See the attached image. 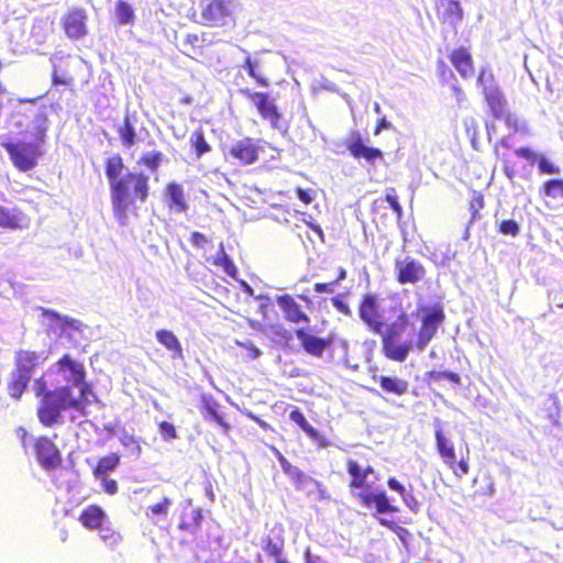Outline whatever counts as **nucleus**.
<instances>
[{
  "mask_svg": "<svg viewBox=\"0 0 563 563\" xmlns=\"http://www.w3.org/2000/svg\"><path fill=\"white\" fill-rule=\"evenodd\" d=\"M426 275L424 265L413 257L407 256L395 261V278L400 285L421 283Z\"/></svg>",
  "mask_w": 563,
  "mask_h": 563,
  "instance_id": "14",
  "label": "nucleus"
},
{
  "mask_svg": "<svg viewBox=\"0 0 563 563\" xmlns=\"http://www.w3.org/2000/svg\"><path fill=\"white\" fill-rule=\"evenodd\" d=\"M336 286V282L330 283H316L313 285V290L318 294L322 292H332L333 288Z\"/></svg>",
  "mask_w": 563,
  "mask_h": 563,
  "instance_id": "60",
  "label": "nucleus"
},
{
  "mask_svg": "<svg viewBox=\"0 0 563 563\" xmlns=\"http://www.w3.org/2000/svg\"><path fill=\"white\" fill-rule=\"evenodd\" d=\"M374 380L378 384L380 390L387 396L402 397L409 390L408 380L390 375L374 376Z\"/></svg>",
  "mask_w": 563,
  "mask_h": 563,
  "instance_id": "23",
  "label": "nucleus"
},
{
  "mask_svg": "<svg viewBox=\"0 0 563 563\" xmlns=\"http://www.w3.org/2000/svg\"><path fill=\"white\" fill-rule=\"evenodd\" d=\"M289 418L298 427H300L307 435L312 439L320 448H325L330 444L329 440L314 429L306 419L305 415L298 407H292Z\"/></svg>",
  "mask_w": 563,
  "mask_h": 563,
  "instance_id": "26",
  "label": "nucleus"
},
{
  "mask_svg": "<svg viewBox=\"0 0 563 563\" xmlns=\"http://www.w3.org/2000/svg\"><path fill=\"white\" fill-rule=\"evenodd\" d=\"M156 340L167 351L172 352L174 358H183V346L174 332L166 329H159L155 332Z\"/></svg>",
  "mask_w": 563,
  "mask_h": 563,
  "instance_id": "29",
  "label": "nucleus"
},
{
  "mask_svg": "<svg viewBox=\"0 0 563 563\" xmlns=\"http://www.w3.org/2000/svg\"><path fill=\"white\" fill-rule=\"evenodd\" d=\"M387 485L390 489L395 490L401 496L404 503L410 510L416 511L418 509V500L412 494L407 493L405 486L399 481H397L395 477H389L387 479Z\"/></svg>",
  "mask_w": 563,
  "mask_h": 563,
  "instance_id": "38",
  "label": "nucleus"
},
{
  "mask_svg": "<svg viewBox=\"0 0 563 563\" xmlns=\"http://www.w3.org/2000/svg\"><path fill=\"white\" fill-rule=\"evenodd\" d=\"M448 58L463 79H468L473 76L475 71V62L470 47H454L449 53Z\"/></svg>",
  "mask_w": 563,
  "mask_h": 563,
  "instance_id": "15",
  "label": "nucleus"
},
{
  "mask_svg": "<svg viewBox=\"0 0 563 563\" xmlns=\"http://www.w3.org/2000/svg\"><path fill=\"white\" fill-rule=\"evenodd\" d=\"M173 501L169 497H163L158 503L151 505L145 510V516L154 520L156 517H166Z\"/></svg>",
  "mask_w": 563,
  "mask_h": 563,
  "instance_id": "43",
  "label": "nucleus"
},
{
  "mask_svg": "<svg viewBox=\"0 0 563 563\" xmlns=\"http://www.w3.org/2000/svg\"><path fill=\"white\" fill-rule=\"evenodd\" d=\"M440 5L444 8L443 18L451 24L463 20V9L457 0H439Z\"/></svg>",
  "mask_w": 563,
  "mask_h": 563,
  "instance_id": "34",
  "label": "nucleus"
},
{
  "mask_svg": "<svg viewBox=\"0 0 563 563\" xmlns=\"http://www.w3.org/2000/svg\"><path fill=\"white\" fill-rule=\"evenodd\" d=\"M128 201L122 212L118 211L114 206H111L113 216L121 225L128 224V212L132 209H135V200L141 202H145L147 200L150 196V177L146 175V192L144 196H142V194H135L131 184L128 186Z\"/></svg>",
  "mask_w": 563,
  "mask_h": 563,
  "instance_id": "25",
  "label": "nucleus"
},
{
  "mask_svg": "<svg viewBox=\"0 0 563 563\" xmlns=\"http://www.w3.org/2000/svg\"><path fill=\"white\" fill-rule=\"evenodd\" d=\"M87 22V11L80 7L68 9L60 19L62 29L71 41L81 40L88 34Z\"/></svg>",
  "mask_w": 563,
  "mask_h": 563,
  "instance_id": "11",
  "label": "nucleus"
},
{
  "mask_svg": "<svg viewBox=\"0 0 563 563\" xmlns=\"http://www.w3.org/2000/svg\"><path fill=\"white\" fill-rule=\"evenodd\" d=\"M163 159L164 154L161 151H150L141 155L137 161V165L147 168L152 173H155L158 170Z\"/></svg>",
  "mask_w": 563,
  "mask_h": 563,
  "instance_id": "40",
  "label": "nucleus"
},
{
  "mask_svg": "<svg viewBox=\"0 0 563 563\" xmlns=\"http://www.w3.org/2000/svg\"><path fill=\"white\" fill-rule=\"evenodd\" d=\"M41 310H42V316L48 318L49 320L60 321L62 322L60 328L63 331H66L67 329H74V330L79 329L80 323L75 319L62 318L59 316V313H57L54 310H48V309H44V308H42Z\"/></svg>",
  "mask_w": 563,
  "mask_h": 563,
  "instance_id": "45",
  "label": "nucleus"
},
{
  "mask_svg": "<svg viewBox=\"0 0 563 563\" xmlns=\"http://www.w3.org/2000/svg\"><path fill=\"white\" fill-rule=\"evenodd\" d=\"M52 85L53 86H73L75 78L71 74L67 71L59 73L58 68L56 66L53 67L52 75Z\"/></svg>",
  "mask_w": 563,
  "mask_h": 563,
  "instance_id": "47",
  "label": "nucleus"
},
{
  "mask_svg": "<svg viewBox=\"0 0 563 563\" xmlns=\"http://www.w3.org/2000/svg\"><path fill=\"white\" fill-rule=\"evenodd\" d=\"M242 93L254 104L257 113L264 121H267L273 129L279 128L282 113L267 92L244 89Z\"/></svg>",
  "mask_w": 563,
  "mask_h": 563,
  "instance_id": "9",
  "label": "nucleus"
},
{
  "mask_svg": "<svg viewBox=\"0 0 563 563\" xmlns=\"http://www.w3.org/2000/svg\"><path fill=\"white\" fill-rule=\"evenodd\" d=\"M426 378L428 382H439L441 379H448L454 385L461 384L460 375L457 373L449 371H429L426 374Z\"/></svg>",
  "mask_w": 563,
  "mask_h": 563,
  "instance_id": "46",
  "label": "nucleus"
},
{
  "mask_svg": "<svg viewBox=\"0 0 563 563\" xmlns=\"http://www.w3.org/2000/svg\"><path fill=\"white\" fill-rule=\"evenodd\" d=\"M99 538L103 544L112 551L117 550L123 541L122 534L110 526L99 529Z\"/></svg>",
  "mask_w": 563,
  "mask_h": 563,
  "instance_id": "36",
  "label": "nucleus"
},
{
  "mask_svg": "<svg viewBox=\"0 0 563 563\" xmlns=\"http://www.w3.org/2000/svg\"><path fill=\"white\" fill-rule=\"evenodd\" d=\"M484 195L481 191L474 190L468 200V211L471 213L470 222H475L481 219L479 211L484 208Z\"/></svg>",
  "mask_w": 563,
  "mask_h": 563,
  "instance_id": "44",
  "label": "nucleus"
},
{
  "mask_svg": "<svg viewBox=\"0 0 563 563\" xmlns=\"http://www.w3.org/2000/svg\"><path fill=\"white\" fill-rule=\"evenodd\" d=\"M238 4L233 0H208L200 7L199 23L214 29H231L236 24Z\"/></svg>",
  "mask_w": 563,
  "mask_h": 563,
  "instance_id": "7",
  "label": "nucleus"
},
{
  "mask_svg": "<svg viewBox=\"0 0 563 563\" xmlns=\"http://www.w3.org/2000/svg\"><path fill=\"white\" fill-rule=\"evenodd\" d=\"M333 307L344 316H351L352 311L347 302L343 301L339 296L332 298Z\"/></svg>",
  "mask_w": 563,
  "mask_h": 563,
  "instance_id": "59",
  "label": "nucleus"
},
{
  "mask_svg": "<svg viewBox=\"0 0 563 563\" xmlns=\"http://www.w3.org/2000/svg\"><path fill=\"white\" fill-rule=\"evenodd\" d=\"M33 450L38 464L47 471L57 468L63 463L60 451L46 435H40L34 440Z\"/></svg>",
  "mask_w": 563,
  "mask_h": 563,
  "instance_id": "12",
  "label": "nucleus"
},
{
  "mask_svg": "<svg viewBox=\"0 0 563 563\" xmlns=\"http://www.w3.org/2000/svg\"><path fill=\"white\" fill-rule=\"evenodd\" d=\"M295 335L300 342L301 349L310 356L316 358L323 357L327 350H330L334 342V334L329 333L327 336H317L303 328L295 330Z\"/></svg>",
  "mask_w": 563,
  "mask_h": 563,
  "instance_id": "13",
  "label": "nucleus"
},
{
  "mask_svg": "<svg viewBox=\"0 0 563 563\" xmlns=\"http://www.w3.org/2000/svg\"><path fill=\"white\" fill-rule=\"evenodd\" d=\"M540 174L554 175L560 173V167L549 161L544 155H539L537 161Z\"/></svg>",
  "mask_w": 563,
  "mask_h": 563,
  "instance_id": "50",
  "label": "nucleus"
},
{
  "mask_svg": "<svg viewBox=\"0 0 563 563\" xmlns=\"http://www.w3.org/2000/svg\"><path fill=\"white\" fill-rule=\"evenodd\" d=\"M157 428L163 440L172 441L177 438V431L173 423L168 421H161L158 422Z\"/></svg>",
  "mask_w": 563,
  "mask_h": 563,
  "instance_id": "51",
  "label": "nucleus"
},
{
  "mask_svg": "<svg viewBox=\"0 0 563 563\" xmlns=\"http://www.w3.org/2000/svg\"><path fill=\"white\" fill-rule=\"evenodd\" d=\"M104 510L98 505H89L82 509L78 520L88 530H99L106 519Z\"/></svg>",
  "mask_w": 563,
  "mask_h": 563,
  "instance_id": "27",
  "label": "nucleus"
},
{
  "mask_svg": "<svg viewBox=\"0 0 563 563\" xmlns=\"http://www.w3.org/2000/svg\"><path fill=\"white\" fill-rule=\"evenodd\" d=\"M31 219L18 208H7L0 205V228L22 230L30 225Z\"/></svg>",
  "mask_w": 563,
  "mask_h": 563,
  "instance_id": "21",
  "label": "nucleus"
},
{
  "mask_svg": "<svg viewBox=\"0 0 563 563\" xmlns=\"http://www.w3.org/2000/svg\"><path fill=\"white\" fill-rule=\"evenodd\" d=\"M40 363L41 355L37 352L19 350L14 356L13 372L31 379Z\"/></svg>",
  "mask_w": 563,
  "mask_h": 563,
  "instance_id": "20",
  "label": "nucleus"
},
{
  "mask_svg": "<svg viewBox=\"0 0 563 563\" xmlns=\"http://www.w3.org/2000/svg\"><path fill=\"white\" fill-rule=\"evenodd\" d=\"M203 514L200 507L195 506L190 499L184 501L178 508L177 529L195 540L201 530Z\"/></svg>",
  "mask_w": 563,
  "mask_h": 563,
  "instance_id": "10",
  "label": "nucleus"
},
{
  "mask_svg": "<svg viewBox=\"0 0 563 563\" xmlns=\"http://www.w3.org/2000/svg\"><path fill=\"white\" fill-rule=\"evenodd\" d=\"M30 382L31 379L12 372L7 383V391L9 397L14 400H20L23 394L26 391Z\"/></svg>",
  "mask_w": 563,
  "mask_h": 563,
  "instance_id": "32",
  "label": "nucleus"
},
{
  "mask_svg": "<svg viewBox=\"0 0 563 563\" xmlns=\"http://www.w3.org/2000/svg\"><path fill=\"white\" fill-rule=\"evenodd\" d=\"M189 146L195 158L199 159L211 152L212 147L208 143L205 132L201 128L196 129L189 137Z\"/></svg>",
  "mask_w": 563,
  "mask_h": 563,
  "instance_id": "30",
  "label": "nucleus"
},
{
  "mask_svg": "<svg viewBox=\"0 0 563 563\" xmlns=\"http://www.w3.org/2000/svg\"><path fill=\"white\" fill-rule=\"evenodd\" d=\"M203 416L205 418L210 417L213 421H216L225 432L230 430V424L223 419V417L218 412L217 408L212 404H206L203 406Z\"/></svg>",
  "mask_w": 563,
  "mask_h": 563,
  "instance_id": "49",
  "label": "nucleus"
},
{
  "mask_svg": "<svg viewBox=\"0 0 563 563\" xmlns=\"http://www.w3.org/2000/svg\"><path fill=\"white\" fill-rule=\"evenodd\" d=\"M166 205L173 212L185 213L189 206L186 200L184 188L180 184L168 183L165 186Z\"/></svg>",
  "mask_w": 563,
  "mask_h": 563,
  "instance_id": "24",
  "label": "nucleus"
},
{
  "mask_svg": "<svg viewBox=\"0 0 563 563\" xmlns=\"http://www.w3.org/2000/svg\"><path fill=\"white\" fill-rule=\"evenodd\" d=\"M295 191L299 200L302 201V203L306 206L310 205L314 199V192L310 189H302L297 187Z\"/></svg>",
  "mask_w": 563,
  "mask_h": 563,
  "instance_id": "58",
  "label": "nucleus"
},
{
  "mask_svg": "<svg viewBox=\"0 0 563 563\" xmlns=\"http://www.w3.org/2000/svg\"><path fill=\"white\" fill-rule=\"evenodd\" d=\"M56 366L58 371H68L71 374L69 380L71 382L73 386L79 387L80 394L82 396H85L86 393L90 390L89 385L85 380L86 371L84 365L73 360L69 354H64L60 358H58Z\"/></svg>",
  "mask_w": 563,
  "mask_h": 563,
  "instance_id": "17",
  "label": "nucleus"
},
{
  "mask_svg": "<svg viewBox=\"0 0 563 563\" xmlns=\"http://www.w3.org/2000/svg\"><path fill=\"white\" fill-rule=\"evenodd\" d=\"M289 477L291 478L292 483L295 484L296 488H298V489L302 488L303 484H306L308 482H313V479L311 477L307 476L298 467L292 470Z\"/></svg>",
  "mask_w": 563,
  "mask_h": 563,
  "instance_id": "54",
  "label": "nucleus"
},
{
  "mask_svg": "<svg viewBox=\"0 0 563 563\" xmlns=\"http://www.w3.org/2000/svg\"><path fill=\"white\" fill-rule=\"evenodd\" d=\"M386 201L389 203L390 208L395 212L397 219H401L402 217V207L399 203L398 196L396 194L395 188H388L386 195L378 199H375L373 202V209L375 210L377 207H380L382 203Z\"/></svg>",
  "mask_w": 563,
  "mask_h": 563,
  "instance_id": "41",
  "label": "nucleus"
},
{
  "mask_svg": "<svg viewBox=\"0 0 563 563\" xmlns=\"http://www.w3.org/2000/svg\"><path fill=\"white\" fill-rule=\"evenodd\" d=\"M124 169V162L121 155L114 154L106 159L104 172L110 183L111 206L118 211L124 209L128 201V186L131 184L135 194L142 196L146 192V175L141 172H129L120 177Z\"/></svg>",
  "mask_w": 563,
  "mask_h": 563,
  "instance_id": "3",
  "label": "nucleus"
},
{
  "mask_svg": "<svg viewBox=\"0 0 563 563\" xmlns=\"http://www.w3.org/2000/svg\"><path fill=\"white\" fill-rule=\"evenodd\" d=\"M34 395L38 399L36 417L45 428L63 423V412L68 410L82 412L87 406L85 396L73 395L71 386L65 385L49 389L43 376L34 382Z\"/></svg>",
  "mask_w": 563,
  "mask_h": 563,
  "instance_id": "2",
  "label": "nucleus"
},
{
  "mask_svg": "<svg viewBox=\"0 0 563 563\" xmlns=\"http://www.w3.org/2000/svg\"><path fill=\"white\" fill-rule=\"evenodd\" d=\"M16 437L20 439L23 446L26 445V439L29 437L27 430L24 427H18L15 429Z\"/></svg>",
  "mask_w": 563,
  "mask_h": 563,
  "instance_id": "62",
  "label": "nucleus"
},
{
  "mask_svg": "<svg viewBox=\"0 0 563 563\" xmlns=\"http://www.w3.org/2000/svg\"><path fill=\"white\" fill-rule=\"evenodd\" d=\"M95 478L101 482L102 488L108 495L117 494V492L119 489L118 483H117V481L110 478L109 475L104 476V477H95Z\"/></svg>",
  "mask_w": 563,
  "mask_h": 563,
  "instance_id": "56",
  "label": "nucleus"
},
{
  "mask_svg": "<svg viewBox=\"0 0 563 563\" xmlns=\"http://www.w3.org/2000/svg\"><path fill=\"white\" fill-rule=\"evenodd\" d=\"M498 231L504 235L517 236L520 232V228L515 220L508 219L499 223Z\"/></svg>",
  "mask_w": 563,
  "mask_h": 563,
  "instance_id": "52",
  "label": "nucleus"
},
{
  "mask_svg": "<svg viewBox=\"0 0 563 563\" xmlns=\"http://www.w3.org/2000/svg\"><path fill=\"white\" fill-rule=\"evenodd\" d=\"M539 192L549 208L563 207V179L555 178L544 181Z\"/></svg>",
  "mask_w": 563,
  "mask_h": 563,
  "instance_id": "22",
  "label": "nucleus"
},
{
  "mask_svg": "<svg viewBox=\"0 0 563 563\" xmlns=\"http://www.w3.org/2000/svg\"><path fill=\"white\" fill-rule=\"evenodd\" d=\"M260 150L257 142L252 137L245 136L234 142L230 147V155L239 161L243 165L254 164L260 156Z\"/></svg>",
  "mask_w": 563,
  "mask_h": 563,
  "instance_id": "16",
  "label": "nucleus"
},
{
  "mask_svg": "<svg viewBox=\"0 0 563 563\" xmlns=\"http://www.w3.org/2000/svg\"><path fill=\"white\" fill-rule=\"evenodd\" d=\"M120 442L123 446L130 448L135 456L141 455L142 446L140 444V441L135 437L131 434H124L120 438Z\"/></svg>",
  "mask_w": 563,
  "mask_h": 563,
  "instance_id": "53",
  "label": "nucleus"
},
{
  "mask_svg": "<svg viewBox=\"0 0 563 563\" xmlns=\"http://www.w3.org/2000/svg\"><path fill=\"white\" fill-rule=\"evenodd\" d=\"M119 140L124 148H131L136 141V131L130 117L125 115L122 125L117 129Z\"/></svg>",
  "mask_w": 563,
  "mask_h": 563,
  "instance_id": "33",
  "label": "nucleus"
},
{
  "mask_svg": "<svg viewBox=\"0 0 563 563\" xmlns=\"http://www.w3.org/2000/svg\"><path fill=\"white\" fill-rule=\"evenodd\" d=\"M45 129L37 133V142L25 141H7L2 143V147L9 155L12 165L23 173L33 170L40 157L43 155L40 143L44 141Z\"/></svg>",
  "mask_w": 563,
  "mask_h": 563,
  "instance_id": "6",
  "label": "nucleus"
},
{
  "mask_svg": "<svg viewBox=\"0 0 563 563\" xmlns=\"http://www.w3.org/2000/svg\"><path fill=\"white\" fill-rule=\"evenodd\" d=\"M346 150L355 159L364 158L367 163H374L376 159H383L384 157L379 148L366 146L358 132L351 133Z\"/></svg>",
  "mask_w": 563,
  "mask_h": 563,
  "instance_id": "18",
  "label": "nucleus"
},
{
  "mask_svg": "<svg viewBox=\"0 0 563 563\" xmlns=\"http://www.w3.org/2000/svg\"><path fill=\"white\" fill-rule=\"evenodd\" d=\"M346 472L351 477L349 482L350 489H361L356 497L363 507L367 509L374 508L375 515L398 511V508L390 504L385 492L368 490L367 477L374 473L373 466L362 467L357 461L350 459L346 461Z\"/></svg>",
  "mask_w": 563,
  "mask_h": 563,
  "instance_id": "4",
  "label": "nucleus"
},
{
  "mask_svg": "<svg viewBox=\"0 0 563 563\" xmlns=\"http://www.w3.org/2000/svg\"><path fill=\"white\" fill-rule=\"evenodd\" d=\"M515 154L529 161L531 164L537 163L539 155L529 147H518Z\"/></svg>",
  "mask_w": 563,
  "mask_h": 563,
  "instance_id": "57",
  "label": "nucleus"
},
{
  "mask_svg": "<svg viewBox=\"0 0 563 563\" xmlns=\"http://www.w3.org/2000/svg\"><path fill=\"white\" fill-rule=\"evenodd\" d=\"M382 302L378 294L365 292L360 297L357 314L368 332L380 335L382 353L393 362H405L413 350L424 351L446 319L441 303L420 306V327L416 340H401L404 331L410 325V316L401 305L391 306L388 312L395 320L388 324Z\"/></svg>",
  "mask_w": 563,
  "mask_h": 563,
  "instance_id": "1",
  "label": "nucleus"
},
{
  "mask_svg": "<svg viewBox=\"0 0 563 563\" xmlns=\"http://www.w3.org/2000/svg\"><path fill=\"white\" fill-rule=\"evenodd\" d=\"M476 82L483 89L484 100L489 108V113L495 119H501L507 114V100L496 84L495 76L488 67H482Z\"/></svg>",
  "mask_w": 563,
  "mask_h": 563,
  "instance_id": "8",
  "label": "nucleus"
},
{
  "mask_svg": "<svg viewBox=\"0 0 563 563\" xmlns=\"http://www.w3.org/2000/svg\"><path fill=\"white\" fill-rule=\"evenodd\" d=\"M114 14L118 24L132 25L135 22L134 10L131 4L124 0H118L114 7Z\"/></svg>",
  "mask_w": 563,
  "mask_h": 563,
  "instance_id": "35",
  "label": "nucleus"
},
{
  "mask_svg": "<svg viewBox=\"0 0 563 563\" xmlns=\"http://www.w3.org/2000/svg\"><path fill=\"white\" fill-rule=\"evenodd\" d=\"M189 241L197 249H205L211 242L206 234L198 231L191 232Z\"/></svg>",
  "mask_w": 563,
  "mask_h": 563,
  "instance_id": "55",
  "label": "nucleus"
},
{
  "mask_svg": "<svg viewBox=\"0 0 563 563\" xmlns=\"http://www.w3.org/2000/svg\"><path fill=\"white\" fill-rule=\"evenodd\" d=\"M263 550L267 555L274 558L276 561L282 559L284 539L282 537H265L263 539Z\"/></svg>",
  "mask_w": 563,
  "mask_h": 563,
  "instance_id": "42",
  "label": "nucleus"
},
{
  "mask_svg": "<svg viewBox=\"0 0 563 563\" xmlns=\"http://www.w3.org/2000/svg\"><path fill=\"white\" fill-rule=\"evenodd\" d=\"M377 521L380 526L394 531L398 536V538L402 541L404 544L407 543V537L409 536V531L406 528L397 525L396 522H394L391 520H388V519L382 518V517H378Z\"/></svg>",
  "mask_w": 563,
  "mask_h": 563,
  "instance_id": "48",
  "label": "nucleus"
},
{
  "mask_svg": "<svg viewBox=\"0 0 563 563\" xmlns=\"http://www.w3.org/2000/svg\"><path fill=\"white\" fill-rule=\"evenodd\" d=\"M437 67H438V71L441 76H444L445 73H449L450 76H453V74L451 73V70L448 68V66L445 65V63L442 59H439L437 62Z\"/></svg>",
  "mask_w": 563,
  "mask_h": 563,
  "instance_id": "64",
  "label": "nucleus"
},
{
  "mask_svg": "<svg viewBox=\"0 0 563 563\" xmlns=\"http://www.w3.org/2000/svg\"><path fill=\"white\" fill-rule=\"evenodd\" d=\"M121 463V454L112 452L108 455L100 456L97 460L96 465L92 467L93 477H104L109 473L114 472Z\"/></svg>",
  "mask_w": 563,
  "mask_h": 563,
  "instance_id": "28",
  "label": "nucleus"
},
{
  "mask_svg": "<svg viewBox=\"0 0 563 563\" xmlns=\"http://www.w3.org/2000/svg\"><path fill=\"white\" fill-rule=\"evenodd\" d=\"M276 302L282 310L286 321L290 323H308V314L301 309L300 305L291 295L284 294L276 298Z\"/></svg>",
  "mask_w": 563,
  "mask_h": 563,
  "instance_id": "19",
  "label": "nucleus"
},
{
  "mask_svg": "<svg viewBox=\"0 0 563 563\" xmlns=\"http://www.w3.org/2000/svg\"><path fill=\"white\" fill-rule=\"evenodd\" d=\"M206 42V33H191L187 34L183 41L185 47L184 53L192 58L201 56L203 54Z\"/></svg>",
  "mask_w": 563,
  "mask_h": 563,
  "instance_id": "31",
  "label": "nucleus"
},
{
  "mask_svg": "<svg viewBox=\"0 0 563 563\" xmlns=\"http://www.w3.org/2000/svg\"><path fill=\"white\" fill-rule=\"evenodd\" d=\"M212 264L220 266L231 278L238 279V268L230 256L224 252L222 243L220 244L218 256L212 260Z\"/></svg>",
  "mask_w": 563,
  "mask_h": 563,
  "instance_id": "37",
  "label": "nucleus"
},
{
  "mask_svg": "<svg viewBox=\"0 0 563 563\" xmlns=\"http://www.w3.org/2000/svg\"><path fill=\"white\" fill-rule=\"evenodd\" d=\"M390 123L386 120V118H380L376 122V126L374 129V134L378 135L383 130L389 129Z\"/></svg>",
  "mask_w": 563,
  "mask_h": 563,
  "instance_id": "61",
  "label": "nucleus"
},
{
  "mask_svg": "<svg viewBox=\"0 0 563 563\" xmlns=\"http://www.w3.org/2000/svg\"><path fill=\"white\" fill-rule=\"evenodd\" d=\"M261 63L257 59L252 58L251 56H246L243 62V68L246 70L247 75L253 78L256 84L261 87H268L269 81L266 77L261 75L260 73Z\"/></svg>",
  "mask_w": 563,
  "mask_h": 563,
  "instance_id": "39",
  "label": "nucleus"
},
{
  "mask_svg": "<svg viewBox=\"0 0 563 563\" xmlns=\"http://www.w3.org/2000/svg\"><path fill=\"white\" fill-rule=\"evenodd\" d=\"M280 464H282V467L284 470V472L288 475H290V473L292 472L294 468H296V466H292L283 455L279 454V457H278Z\"/></svg>",
  "mask_w": 563,
  "mask_h": 563,
  "instance_id": "63",
  "label": "nucleus"
},
{
  "mask_svg": "<svg viewBox=\"0 0 563 563\" xmlns=\"http://www.w3.org/2000/svg\"><path fill=\"white\" fill-rule=\"evenodd\" d=\"M435 449L444 465L459 478L470 472V451L457 449L454 442L445 435L440 421L434 430Z\"/></svg>",
  "mask_w": 563,
  "mask_h": 563,
  "instance_id": "5",
  "label": "nucleus"
}]
</instances>
